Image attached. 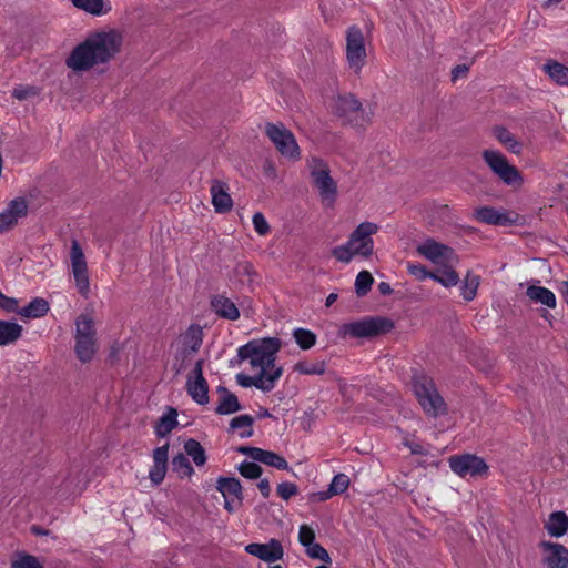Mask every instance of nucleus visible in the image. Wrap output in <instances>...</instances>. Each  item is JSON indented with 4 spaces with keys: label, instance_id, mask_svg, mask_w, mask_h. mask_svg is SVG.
<instances>
[{
    "label": "nucleus",
    "instance_id": "obj_40",
    "mask_svg": "<svg viewBox=\"0 0 568 568\" xmlns=\"http://www.w3.org/2000/svg\"><path fill=\"white\" fill-rule=\"evenodd\" d=\"M11 568H44L38 557L18 551L11 561Z\"/></svg>",
    "mask_w": 568,
    "mask_h": 568
},
{
    "label": "nucleus",
    "instance_id": "obj_25",
    "mask_svg": "<svg viewBox=\"0 0 568 568\" xmlns=\"http://www.w3.org/2000/svg\"><path fill=\"white\" fill-rule=\"evenodd\" d=\"M217 393L221 395L219 405L215 408L217 415H230L242 409L236 395L231 393L226 387L219 386Z\"/></svg>",
    "mask_w": 568,
    "mask_h": 568
},
{
    "label": "nucleus",
    "instance_id": "obj_61",
    "mask_svg": "<svg viewBox=\"0 0 568 568\" xmlns=\"http://www.w3.org/2000/svg\"><path fill=\"white\" fill-rule=\"evenodd\" d=\"M377 288H378V292L382 294V295H389L392 294L393 292V288L390 287V285L386 282H381L378 283L377 285Z\"/></svg>",
    "mask_w": 568,
    "mask_h": 568
},
{
    "label": "nucleus",
    "instance_id": "obj_54",
    "mask_svg": "<svg viewBox=\"0 0 568 568\" xmlns=\"http://www.w3.org/2000/svg\"><path fill=\"white\" fill-rule=\"evenodd\" d=\"M298 541L305 548L315 541V531L307 525H302L298 531Z\"/></svg>",
    "mask_w": 568,
    "mask_h": 568
},
{
    "label": "nucleus",
    "instance_id": "obj_13",
    "mask_svg": "<svg viewBox=\"0 0 568 568\" xmlns=\"http://www.w3.org/2000/svg\"><path fill=\"white\" fill-rule=\"evenodd\" d=\"M216 490L224 498V508L229 513H234L243 504V489L241 481L235 477H219L216 480Z\"/></svg>",
    "mask_w": 568,
    "mask_h": 568
},
{
    "label": "nucleus",
    "instance_id": "obj_60",
    "mask_svg": "<svg viewBox=\"0 0 568 568\" xmlns=\"http://www.w3.org/2000/svg\"><path fill=\"white\" fill-rule=\"evenodd\" d=\"M468 72V67L465 65V64H458L456 65L453 71H452V75H453V80H456L458 79L460 75H464Z\"/></svg>",
    "mask_w": 568,
    "mask_h": 568
},
{
    "label": "nucleus",
    "instance_id": "obj_4",
    "mask_svg": "<svg viewBox=\"0 0 568 568\" xmlns=\"http://www.w3.org/2000/svg\"><path fill=\"white\" fill-rule=\"evenodd\" d=\"M333 109L338 118L354 128H364L371 122L372 112H367L352 93L338 95Z\"/></svg>",
    "mask_w": 568,
    "mask_h": 568
},
{
    "label": "nucleus",
    "instance_id": "obj_32",
    "mask_svg": "<svg viewBox=\"0 0 568 568\" xmlns=\"http://www.w3.org/2000/svg\"><path fill=\"white\" fill-rule=\"evenodd\" d=\"M456 264H444L437 272H434L433 278L435 282L442 284L445 287H453L459 283V275L454 270Z\"/></svg>",
    "mask_w": 568,
    "mask_h": 568
},
{
    "label": "nucleus",
    "instance_id": "obj_50",
    "mask_svg": "<svg viewBox=\"0 0 568 568\" xmlns=\"http://www.w3.org/2000/svg\"><path fill=\"white\" fill-rule=\"evenodd\" d=\"M38 94L39 90L33 85H19L12 91V97L20 101L28 100Z\"/></svg>",
    "mask_w": 568,
    "mask_h": 568
},
{
    "label": "nucleus",
    "instance_id": "obj_7",
    "mask_svg": "<svg viewBox=\"0 0 568 568\" xmlns=\"http://www.w3.org/2000/svg\"><path fill=\"white\" fill-rule=\"evenodd\" d=\"M414 392L426 414L436 417L446 412V404L430 378L426 376L416 378Z\"/></svg>",
    "mask_w": 568,
    "mask_h": 568
},
{
    "label": "nucleus",
    "instance_id": "obj_58",
    "mask_svg": "<svg viewBox=\"0 0 568 568\" xmlns=\"http://www.w3.org/2000/svg\"><path fill=\"white\" fill-rule=\"evenodd\" d=\"M257 488L264 498L270 497L271 486H270V481L267 479L264 478V479L260 480V483L257 484Z\"/></svg>",
    "mask_w": 568,
    "mask_h": 568
},
{
    "label": "nucleus",
    "instance_id": "obj_2",
    "mask_svg": "<svg viewBox=\"0 0 568 568\" xmlns=\"http://www.w3.org/2000/svg\"><path fill=\"white\" fill-rule=\"evenodd\" d=\"M282 348V341L277 337L253 339L237 349L240 361H250L252 368H258L270 374L275 368H283L275 364L276 354Z\"/></svg>",
    "mask_w": 568,
    "mask_h": 568
},
{
    "label": "nucleus",
    "instance_id": "obj_8",
    "mask_svg": "<svg viewBox=\"0 0 568 568\" xmlns=\"http://www.w3.org/2000/svg\"><path fill=\"white\" fill-rule=\"evenodd\" d=\"M265 134L274 144L281 155L298 160L301 156L300 148L294 134L282 123H266Z\"/></svg>",
    "mask_w": 568,
    "mask_h": 568
},
{
    "label": "nucleus",
    "instance_id": "obj_3",
    "mask_svg": "<svg viewBox=\"0 0 568 568\" xmlns=\"http://www.w3.org/2000/svg\"><path fill=\"white\" fill-rule=\"evenodd\" d=\"M378 231L377 224L362 222L351 233L348 241L332 250V255L339 262L348 264L353 256L369 257L373 254L374 241L372 235Z\"/></svg>",
    "mask_w": 568,
    "mask_h": 568
},
{
    "label": "nucleus",
    "instance_id": "obj_17",
    "mask_svg": "<svg viewBox=\"0 0 568 568\" xmlns=\"http://www.w3.org/2000/svg\"><path fill=\"white\" fill-rule=\"evenodd\" d=\"M28 206L27 200L22 196L11 200L7 207L0 212V233L12 229L20 219L27 216Z\"/></svg>",
    "mask_w": 568,
    "mask_h": 568
},
{
    "label": "nucleus",
    "instance_id": "obj_53",
    "mask_svg": "<svg viewBox=\"0 0 568 568\" xmlns=\"http://www.w3.org/2000/svg\"><path fill=\"white\" fill-rule=\"evenodd\" d=\"M235 274L242 281H244V278H246L248 282H251L253 280V276L255 275V271L251 263L241 262V263H237V265L235 267Z\"/></svg>",
    "mask_w": 568,
    "mask_h": 568
},
{
    "label": "nucleus",
    "instance_id": "obj_34",
    "mask_svg": "<svg viewBox=\"0 0 568 568\" xmlns=\"http://www.w3.org/2000/svg\"><path fill=\"white\" fill-rule=\"evenodd\" d=\"M74 338H97L93 320L87 314H80L75 320Z\"/></svg>",
    "mask_w": 568,
    "mask_h": 568
},
{
    "label": "nucleus",
    "instance_id": "obj_1",
    "mask_svg": "<svg viewBox=\"0 0 568 568\" xmlns=\"http://www.w3.org/2000/svg\"><path fill=\"white\" fill-rule=\"evenodd\" d=\"M122 37L116 31L97 33L73 49L67 65L75 71L89 70L109 61L120 51Z\"/></svg>",
    "mask_w": 568,
    "mask_h": 568
},
{
    "label": "nucleus",
    "instance_id": "obj_48",
    "mask_svg": "<svg viewBox=\"0 0 568 568\" xmlns=\"http://www.w3.org/2000/svg\"><path fill=\"white\" fill-rule=\"evenodd\" d=\"M306 554L313 559L322 560L326 564H331L332 559L328 551L320 544L313 542L306 547Z\"/></svg>",
    "mask_w": 568,
    "mask_h": 568
},
{
    "label": "nucleus",
    "instance_id": "obj_16",
    "mask_svg": "<svg viewBox=\"0 0 568 568\" xmlns=\"http://www.w3.org/2000/svg\"><path fill=\"white\" fill-rule=\"evenodd\" d=\"M282 375L283 368H275L273 372H270V374L260 371L255 376L240 373L236 375V382L242 387L247 388L254 386L264 393H268L274 389Z\"/></svg>",
    "mask_w": 568,
    "mask_h": 568
},
{
    "label": "nucleus",
    "instance_id": "obj_41",
    "mask_svg": "<svg viewBox=\"0 0 568 568\" xmlns=\"http://www.w3.org/2000/svg\"><path fill=\"white\" fill-rule=\"evenodd\" d=\"M172 469L173 471L178 473L181 478L191 477L194 473V469L187 457L182 453L173 457Z\"/></svg>",
    "mask_w": 568,
    "mask_h": 568
},
{
    "label": "nucleus",
    "instance_id": "obj_30",
    "mask_svg": "<svg viewBox=\"0 0 568 568\" xmlns=\"http://www.w3.org/2000/svg\"><path fill=\"white\" fill-rule=\"evenodd\" d=\"M178 426V410L169 407L168 412L163 414L155 423L154 432L158 437H166Z\"/></svg>",
    "mask_w": 568,
    "mask_h": 568
},
{
    "label": "nucleus",
    "instance_id": "obj_36",
    "mask_svg": "<svg viewBox=\"0 0 568 568\" xmlns=\"http://www.w3.org/2000/svg\"><path fill=\"white\" fill-rule=\"evenodd\" d=\"M256 462L280 470H290V466L286 459L272 450H265L261 448Z\"/></svg>",
    "mask_w": 568,
    "mask_h": 568
},
{
    "label": "nucleus",
    "instance_id": "obj_21",
    "mask_svg": "<svg viewBox=\"0 0 568 568\" xmlns=\"http://www.w3.org/2000/svg\"><path fill=\"white\" fill-rule=\"evenodd\" d=\"M169 444L156 447L153 450V466L149 470V478L153 485H160L168 470Z\"/></svg>",
    "mask_w": 568,
    "mask_h": 568
},
{
    "label": "nucleus",
    "instance_id": "obj_22",
    "mask_svg": "<svg viewBox=\"0 0 568 568\" xmlns=\"http://www.w3.org/2000/svg\"><path fill=\"white\" fill-rule=\"evenodd\" d=\"M540 547L548 552L545 561L548 568H568V549L561 544L541 541Z\"/></svg>",
    "mask_w": 568,
    "mask_h": 568
},
{
    "label": "nucleus",
    "instance_id": "obj_37",
    "mask_svg": "<svg viewBox=\"0 0 568 568\" xmlns=\"http://www.w3.org/2000/svg\"><path fill=\"white\" fill-rule=\"evenodd\" d=\"M184 450L197 467H201L206 463L207 457L205 449L199 440L193 438L187 439L184 443Z\"/></svg>",
    "mask_w": 568,
    "mask_h": 568
},
{
    "label": "nucleus",
    "instance_id": "obj_35",
    "mask_svg": "<svg viewBox=\"0 0 568 568\" xmlns=\"http://www.w3.org/2000/svg\"><path fill=\"white\" fill-rule=\"evenodd\" d=\"M494 132L497 140L501 144H504L511 153H521L523 144L515 138V135L510 131H508L506 128L497 126Z\"/></svg>",
    "mask_w": 568,
    "mask_h": 568
},
{
    "label": "nucleus",
    "instance_id": "obj_44",
    "mask_svg": "<svg viewBox=\"0 0 568 568\" xmlns=\"http://www.w3.org/2000/svg\"><path fill=\"white\" fill-rule=\"evenodd\" d=\"M374 278L368 271H361L355 280V292L358 296H365L372 287Z\"/></svg>",
    "mask_w": 568,
    "mask_h": 568
},
{
    "label": "nucleus",
    "instance_id": "obj_31",
    "mask_svg": "<svg viewBox=\"0 0 568 568\" xmlns=\"http://www.w3.org/2000/svg\"><path fill=\"white\" fill-rule=\"evenodd\" d=\"M74 352L81 363H89L97 353V338H74Z\"/></svg>",
    "mask_w": 568,
    "mask_h": 568
},
{
    "label": "nucleus",
    "instance_id": "obj_33",
    "mask_svg": "<svg viewBox=\"0 0 568 568\" xmlns=\"http://www.w3.org/2000/svg\"><path fill=\"white\" fill-rule=\"evenodd\" d=\"M542 70L559 85L568 84V68L555 60L547 61Z\"/></svg>",
    "mask_w": 568,
    "mask_h": 568
},
{
    "label": "nucleus",
    "instance_id": "obj_29",
    "mask_svg": "<svg viewBox=\"0 0 568 568\" xmlns=\"http://www.w3.org/2000/svg\"><path fill=\"white\" fill-rule=\"evenodd\" d=\"M49 303L43 297H34L28 305L18 310V314L24 318H40L48 314Z\"/></svg>",
    "mask_w": 568,
    "mask_h": 568
},
{
    "label": "nucleus",
    "instance_id": "obj_56",
    "mask_svg": "<svg viewBox=\"0 0 568 568\" xmlns=\"http://www.w3.org/2000/svg\"><path fill=\"white\" fill-rule=\"evenodd\" d=\"M260 450H261V448H258V447H250V446H241L237 448L239 453H241L243 455H247L255 462L257 460Z\"/></svg>",
    "mask_w": 568,
    "mask_h": 568
},
{
    "label": "nucleus",
    "instance_id": "obj_52",
    "mask_svg": "<svg viewBox=\"0 0 568 568\" xmlns=\"http://www.w3.org/2000/svg\"><path fill=\"white\" fill-rule=\"evenodd\" d=\"M277 494L284 499L288 500L291 497L295 496L298 491L297 486L294 483L284 481L277 485Z\"/></svg>",
    "mask_w": 568,
    "mask_h": 568
},
{
    "label": "nucleus",
    "instance_id": "obj_20",
    "mask_svg": "<svg viewBox=\"0 0 568 568\" xmlns=\"http://www.w3.org/2000/svg\"><path fill=\"white\" fill-rule=\"evenodd\" d=\"M476 221L488 225H511L516 222L507 212L498 211L493 206H480L473 213Z\"/></svg>",
    "mask_w": 568,
    "mask_h": 568
},
{
    "label": "nucleus",
    "instance_id": "obj_63",
    "mask_svg": "<svg viewBox=\"0 0 568 568\" xmlns=\"http://www.w3.org/2000/svg\"><path fill=\"white\" fill-rule=\"evenodd\" d=\"M559 292L565 300V302L568 304V281H564L560 284Z\"/></svg>",
    "mask_w": 568,
    "mask_h": 568
},
{
    "label": "nucleus",
    "instance_id": "obj_38",
    "mask_svg": "<svg viewBox=\"0 0 568 568\" xmlns=\"http://www.w3.org/2000/svg\"><path fill=\"white\" fill-rule=\"evenodd\" d=\"M480 277L474 274L471 271H468L463 285H462V295L465 301L470 302L475 298L477 294V290L479 286Z\"/></svg>",
    "mask_w": 568,
    "mask_h": 568
},
{
    "label": "nucleus",
    "instance_id": "obj_10",
    "mask_svg": "<svg viewBox=\"0 0 568 568\" xmlns=\"http://www.w3.org/2000/svg\"><path fill=\"white\" fill-rule=\"evenodd\" d=\"M416 252L436 265H444L447 263L458 264L459 257L450 246L439 243L432 237L426 239L423 243L418 244Z\"/></svg>",
    "mask_w": 568,
    "mask_h": 568
},
{
    "label": "nucleus",
    "instance_id": "obj_28",
    "mask_svg": "<svg viewBox=\"0 0 568 568\" xmlns=\"http://www.w3.org/2000/svg\"><path fill=\"white\" fill-rule=\"evenodd\" d=\"M22 332L20 324L0 320V346L14 344L22 336Z\"/></svg>",
    "mask_w": 568,
    "mask_h": 568
},
{
    "label": "nucleus",
    "instance_id": "obj_5",
    "mask_svg": "<svg viewBox=\"0 0 568 568\" xmlns=\"http://www.w3.org/2000/svg\"><path fill=\"white\" fill-rule=\"evenodd\" d=\"M394 328V322L383 316H369L359 321L346 323L339 333L353 338H372L386 334Z\"/></svg>",
    "mask_w": 568,
    "mask_h": 568
},
{
    "label": "nucleus",
    "instance_id": "obj_57",
    "mask_svg": "<svg viewBox=\"0 0 568 568\" xmlns=\"http://www.w3.org/2000/svg\"><path fill=\"white\" fill-rule=\"evenodd\" d=\"M405 445L409 448L410 453L414 455H426L427 454V449L418 443L406 442Z\"/></svg>",
    "mask_w": 568,
    "mask_h": 568
},
{
    "label": "nucleus",
    "instance_id": "obj_6",
    "mask_svg": "<svg viewBox=\"0 0 568 568\" xmlns=\"http://www.w3.org/2000/svg\"><path fill=\"white\" fill-rule=\"evenodd\" d=\"M483 159L504 184L514 189H518L523 185L524 179L521 173L515 165L508 162L503 153L494 150H485L483 152Z\"/></svg>",
    "mask_w": 568,
    "mask_h": 568
},
{
    "label": "nucleus",
    "instance_id": "obj_64",
    "mask_svg": "<svg viewBox=\"0 0 568 568\" xmlns=\"http://www.w3.org/2000/svg\"><path fill=\"white\" fill-rule=\"evenodd\" d=\"M337 300V294L336 293H331L327 297H326V301H325V305L326 306H331L333 303H335V301Z\"/></svg>",
    "mask_w": 568,
    "mask_h": 568
},
{
    "label": "nucleus",
    "instance_id": "obj_24",
    "mask_svg": "<svg viewBox=\"0 0 568 568\" xmlns=\"http://www.w3.org/2000/svg\"><path fill=\"white\" fill-rule=\"evenodd\" d=\"M212 311L222 318L236 321L240 317V311L236 305L224 295H215L211 298Z\"/></svg>",
    "mask_w": 568,
    "mask_h": 568
},
{
    "label": "nucleus",
    "instance_id": "obj_47",
    "mask_svg": "<svg viewBox=\"0 0 568 568\" xmlns=\"http://www.w3.org/2000/svg\"><path fill=\"white\" fill-rule=\"evenodd\" d=\"M349 486V478L345 474H337L329 484V490L333 496L343 494Z\"/></svg>",
    "mask_w": 568,
    "mask_h": 568
},
{
    "label": "nucleus",
    "instance_id": "obj_26",
    "mask_svg": "<svg viewBox=\"0 0 568 568\" xmlns=\"http://www.w3.org/2000/svg\"><path fill=\"white\" fill-rule=\"evenodd\" d=\"M526 295L529 297L530 301L535 303H539L549 308L556 307V296L554 292L550 291L549 288L537 285H529L526 290Z\"/></svg>",
    "mask_w": 568,
    "mask_h": 568
},
{
    "label": "nucleus",
    "instance_id": "obj_43",
    "mask_svg": "<svg viewBox=\"0 0 568 568\" xmlns=\"http://www.w3.org/2000/svg\"><path fill=\"white\" fill-rule=\"evenodd\" d=\"M293 336L295 338L296 344L302 349H310L316 343V335L313 332L308 331V329L296 328L293 332Z\"/></svg>",
    "mask_w": 568,
    "mask_h": 568
},
{
    "label": "nucleus",
    "instance_id": "obj_18",
    "mask_svg": "<svg viewBox=\"0 0 568 568\" xmlns=\"http://www.w3.org/2000/svg\"><path fill=\"white\" fill-rule=\"evenodd\" d=\"M203 341V332L200 326H191L183 338V348L176 356V361L181 358V364L176 368V373L179 374L183 368L186 361H190L194 354L197 353L202 345Z\"/></svg>",
    "mask_w": 568,
    "mask_h": 568
},
{
    "label": "nucleus",
    "instance_id": "obj_27",
    "mask_svg": "<svg viewBox=\"0 0 568 568\" xmlns=\"http://www.w3.org/2000/svg\"><path fill=\"white\" fill-rule=\"evenodd\" d=\"M545 528L551 537H562L568 530V516L564 511L551 513Z\"/></svg>",
    "mask_w": 568,
    "mask_h": 568
},
{
    "label": "nucleus",
    "instance_id": "obj_46",
    "mask_svg": "<svg viewBox=\"0 0 568 568\" xmlns=\"http://www.w3.org/2000/svg\"><path fill=\"white\" fill-rule=\"evenodd\" d=\"M239 473L247 479H257L263 473L260 465L253 462H243L237 467Z\"/></svg>",
    "mask_w": 568,
    "mask_h": 568
},
{
    "label": "nucleus",
    "instance_id": "obj_19",
    "mask_svg": "<svg viewBox=\"0 0 568 568\" xmlns=\"http://www.w3.org/2000/svg\"><path fill=\"white\" fill-rule=\"evenodd\" d=\"M245 551L265 562H275L284 556L282 544L277 539H271L266 544L251 542Z\"/></svg>",
    "mask_w": 568,
    "mask_h": 568
},
{
    "label": "nucleus",
    "instance_id": "obj_9",
    "mask_svg": "<svg viewBox=\"0 0 568 568\" xmlns=\"http://www.w3.org/2000/svg\"><path fill=\"white\" fill-rule=\"evenodd\" d=\"M311 178L323 202L333 205L337 195V184L332 179L328 165L314 158L311 164Z\"/></svg>",
    "mask_w": 568,
    "mask_h": 568
},
{
    "label": "nucleus",
    "instance_id": "obj_15",
    "mask_svg": "<svg viewBox=\"0 0 568 568\" xmlns=\"http://www.w3.org/2000/svg\"><path fill=\"white\" fill-rule=\"evenodd\" d=\"M203 359L196 361L186 382L187 394L199 405L209 403V385L203 376Z\"/></svg>",
    "mask_w": 568,
    "mask_h": 568
},
{
    "label": "nucleus",
    "instance_id": "obj_62",
    "mask_svg": "<svg viewBox=\"0 0 568 568\" xmlns=\"http://www.w3.org/2000/svg\"><path fill=\"white\" fill-rule=\"evenodd\" d=\"M31 532L36 536H47L49 535V530L40 527V526H37V525H33L31 526Z\"/></svg>",
    "mask_w": 568,
    "mask_h": 568
},
{
    "label": "nucleus",
    "instance_id": "obj_39",
    "mask_svg": "<svg viewBox=\"0 0 568 568\" xmlns=\"http://www.w3.org/2000/svg\"><path fill=\"white\" fill-rule=\"evenodd\" d=\"M294 371L303 375H323L326 371L324 361H300L294 365Z\"/></svg>",
    "mask_w": 568,
    "mask_h": 568
},
{
    "label": "nucleus",
    "instance_id": "obj_49",
    "mask_svg": "<svg viewBox=\"0 0 568 568\" xmlns=\"http://www.w3.org/2000/svg\"><path fill=\"white\" fill-rule=\"evenodd\" d=\"M408 273L418 281H425L426 278H433L434 272H430L426 266L419 263H407Z\"/></svg>",
    "mask_w": 568,
    "mask_h": 568
},
{
    "label": "nucleus",
    "instance_id": "obj_59",
    "mask_svg": "<svg viewBox=\"0 0 568 568\" xmlns=\"http://www.w3.org/2000/svg\"><path fill=\"white\" fill-rule=\"evenodd\" d=\"M331 497H333V494H331V490L328 488L325 491H318V493L313 494L312 495V500L325 501V500L329 499Z\"/></svg>",
    "mask_w": 568,
    "mask_h": 568
},
{
    "label": "nucleus",
    "instance_id": "obj_45",
    "mask_svg": "<svg viewBox=\"0 0 568 568\" xmlns=\"http://www.w3.org/2000/svg\"><path fill=\"white\" fill-rule=\"evenodd\" d=\"M72 3L74 7L94 16H100L106 12L103 10V0H72Z\"/></svg>",
    "mask_w": 568,
    "mask_h": 568
},
{
    "label": "nucleus",
    "instance_id": "obj_23",
    "mask_svg": "<svg viewBox=\"0 0 568 568\" xmlns=\"http://www.w3.org/2000/svg\"><path fill=\"white\" fill-rule=\"evenodd\" d=\"M227 184L220 180H212L211 195L212 204L217 213H226L232 209L233 201L227 193Z\"/></svg>",
    "mask_w": 568,
    "mask_h": 568
},
{
    "label": "nucleus",
    "instance_id": "obj_12",
    "mask_svg": "<svg viewBox=\"0 0 568 568\" xmlns=\"http://www.w3.org/2000/svg\"><path fill=\"white\" fill-rule=\"evenodd\" d=\"M450 469L460 477H476L487 473L485 460L476 455L464 454L449 457Z\"/></svg>",
    "mask_w": 568,
    "mask_h": 568
},
{
    "label": "nucleus",
    "instance_id": "obj_14",
    "mask_svg": "<svg viewBox=\"0 0 568 568\" xmlns=\"http://www.w3.org/2000/svg\"><path fill=\"white\" fill-rule=\"evenodd\" d=\"M70 258L77 288L82 296L87 297L90 290L88 266L83 251L78 241H72Z\"/></svg>",
    "mask_w": 568,
    "mask_h": 568
},
{
    "label": "nucleus",
    "instance_id": "obj_51",
    "mask_svg": "<svg viewBox=\"0 0 568 568\" xmlns=\"http://www.w3.org/2000/svg\"><path fill=\"white\" fill-rule=\"evenodd\" d=\"M254 230L258 235H266L270 232V225L261 212H256L252 219Z\"/></svg>",
    "mask_w": 568,
    "mask_h": 568
},
{
    "label": "nucleus",
    "instance_id": "obj_55",
    "mask_svg": "<svg viewBox=\"0 0 568 568\" xmlns=\"http://www.w3.org/2000/svg\"><path fill=\"white\" fill-rule=\"evenodd\" d=\"M0 308L9 312V313H17L19 310V301L14 297H9L1 293L0 295Z\"/></svg>",
    "mask_w": 568,
    "mask_h": 568
},
{
    "label": "nucleus",
    "instance_id": "obj_42",
    "mask_svg": "<svg viewBox=\"0 0 568 568\" xmlns=\"http://www.w3.org/2000/svg\"><path fill=\"white\" fill-rule=\"evenodd\" d=\"M253 423H254V418L251 415H240V416L234 417L231 420L230 427L232 429L245 428V430L242 432L240 434V436H241V438H247L253 435V429H252Z\"/></svg>",
    "mask_w": 568,
    "mask_h": 568
},
{
    "label": "nucleus",
    "instance_id": "obj_11",
    "mask_svg": "<svg viewBox=\"0 0 568 568\" xmlns=\"http://www.w3.org/2000/svg\"><path fill=\"white\" fill-rule=\"evenodd\" d=\"M346 57L351 69L358 73L366 58V49L362 30L352 26L346 36Z\"/></svg>",
    "mask_w": 568,
    "mask_h": 568
}]
</instances>
